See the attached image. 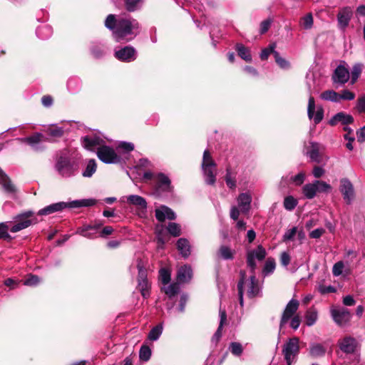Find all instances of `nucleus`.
Masks as SVG:
<instances>
[{"label": "nucleus", "instance_id": "1", "mask_svg": "<svg viewBox=\"0 0 365 365\" xmlns=\"http://www.w3.org/2000/svg\"><path fill=\"white\" fill-rule=\"evenodd\" d=\"M104 25L112 32L113 39L118 43L133 41L141 32V24L130 16L108 14Z\"/></svg>", "mask_w": 365, "mask_h": 365}, {"label": "nucleus", "instance_id": "2", "mask_svg": "<svg viewBox=\"0 0 365 365\" xmlns=\"http://www.w3.org/2000/svg\"><path fill=\"white\" fill-rule=\"evenodd\" d=\"M79 165L67 151L58 152L55 158L54 170L64 179L75 177L78 173Z\"/></svg>", "mask_w": 365, "mask_h": 365}, {"label": "nucleus", "instance_id": "3", "mask_svg": "<svg viewBox=\"0 0 365 365\" xmlns=\"http://www.w3.org/2000/svg\"><path fill=\"white\" fill-rule=\"evenodd\" d=\"M201 166L206 184L213 185L216 182V163L207 150H205L203 153Z\"/></svg>", "mask_w": 365, "mask_h": 365}, {"label": "nucleus", "instance_id": "4", "mask_svg": "<svg viewBox=\"0 0 365 365\" xmlns=\"http://www.w3.org/2000/svg\"><path fill=\"white\" fill-rule=\"evenodd\" d=\"M299 353V339L292 337L287 340L282 348V354L287 365H292L296 361Z\"/></svg>", "mask_w": 365, "mask_h": 365}, {"label": "nucleus", "instance_id": "5", "mask_svg": "<svg viewBox=\"0 0 365 365\" xmlns=\"http://www.w3.org/2000/svg\"><path fill=\"white\" fill-rule=\"evenodd\" d=\"M33 215L34 212L32 211H27L16 215L14 217L16 222L10 228V231L15 233L29 227L32 224L36 223L37 220L36 219H30Z\"/></svg>", "mask_w": 365, "mask_h": 365}, {"label": "nucleus", "instance_id": "6", "mask_svg": "<svg viewBox=\"0 0 365 365\" xmlns=\"http://www.w3.org/2000/svg\"><path fill=\"white\" fill-rule=\"evenodd\" d=\"M266 257V250L262 246L259 245L255 250H250L247 254V264L250 269L252 274H255V270L257 267L255 259L263 260Z\"/></svg>", "mask_w": 365, "mask_h": 365}, {"label": "nucleus", "instance_id": "7", "mask_svg": "<svg viewBox=\"0 0 365 365\" xmlns=\"http://www.w3.org/2000/svg\"><path fill=\"white\" fill-rule=\"evenodd\" d=\"M98 158L104 163L112 164L120 161V157L115 153L113 148L107 145H102L98 148Z\"/></svg>", "mask_w": 365, "mask_h": 365}, {"label": "nucleus", "instance_id": "8", "mask_svg": "<svg viewBox=\"0 0 365 365\" xmlns=\"http://www.w3.org/2000/svg\"><path fill=\"white\" fill-rule=\"evenodd\" d=\"M315 109L314 98L310 93L308 101L307 115L309 120H313L314 123L317 125L323 120L324 109L321 106L318 107L317 110H315Z\"/></svg>", "mask_w": 365, "mask_h": 365}, {"label": "nucleus", "instance_id": "9", "mask_svg": "<svg viewBox=\"0 0 365 365\" xmlns=\"http://www.w3.org/2000/svg\"><path fill=\"white\" fill-rule=\"evenodd\" d=\"M339 191L345 202L350 205L355 197V192L353 184L348 178H344L340 180Z\"/></svg>", "mask_w": 365, "mask_h": 365}, {"label": "nucleus", "instance_id": "10", "mask_svg": "<svg viewBox=\"0 0 365 365\" xmlns=\"http://www.w3.org/2000/svg\"><path fill=\"white\" fill-rule=\"evenodd\" d=\"M330 312L333 320L339 327H343L348 324L351 318L350 312L344 307L331 309Z\"/></svg>", "mask_w": 365, "mask_h": 365}, {"label": "nucleus", "instance_id": "11", "mask_svg": "<svg viewBox=\"0 0 365 365\" xmlns=\"http://www.w3.org/2000/svg\"><path fill=\"white\" fill-rule=\"evenodd\" d=\"M102 225L103 224L101 222H96L93 225H83L77 228L76 234L93 240L98 237V230Z\"/></svg>", "mask_w": 365, "mask_h": 365}, {"label": "nucleus", "instance_id": "12", "mask_svg": "<svg viewBox=\"0 0 365 365\" xmlns=\"http://www.w3.org/2000/svg\"><path fill=\"white\" fill-rule=\"evenodd\" d=\"M114 56L120 61L131 62L136 59L137 51L134 47L125 46L115 51Z\"/></svg>", "mask_w": 365, "mask_h": 365}, {"label": "nucleus", "instance_id": "13", "mask_svg": "<svg viewBox=\"0 0 365 365\" xmlns=\"http://www.w3.org/2000/svg\"><path fill=\"white\" fill-rule=\"evenodd\" d=\"M247 284V295L250 299L257 297H262V287L257 279L255 274H252L247 282L245 280V284Z\"/></svg>", "mask_w": 365, "mask_h": 365}, {"label": "nucleus", "instance_id": "14", "mask_svg": "<svg viewBox=\"0 0 365 365\" xmlns=\"http://www.w3.org/2000/svg\"><path fill=\"white\" fill-rule=\"evenodd\" d=\"M299 307V302L297 299H292L287 304L282 314L279 328L282 329L287 322L292 317Z\"/></svg>", "mask_w": 365, "mask_h": 365}, {"label": "nucleus", "instance_id": "15", "mask_svg": "<svg viewBox=\"0 0 365 365\" xmlns=\"http://www.w3.org/2000/svg\"><path fill=\"white\" fill-rule=\"evenodd\" d=\"M353 16V9L351 6L341 8L337 14L338 26L341 30H345L349 26Z\"/></svg>", "mask_w": 365, "mask_h": 365}, {"label": "nucleus", "instance_id": "16", "mask_svg": "<svg viewBox=\"0 0 365 365\" xmlns=\"http://www.w3.org/2000/svg\"><path fill=\"white\" fill-rule=\"evenodd\" d=\"M126 202L130 205L135 206L139 210V215L146 214L148 203L146 200L138 195H130L126 197Z\"/></svg>", "mask_w": 365, "mask_h": 365}, {"label": "nucleus", "instance_id": "17", "mask_svg": "<svg viewBox=\"0 0 365 365\" xmlns=\"http://www.w3.org/2000/svg\"><path fill=\"white\" fill-rule=\"evenodd\" d=\"M83 146L89 150H93L96 146L103 145V139L96 133L89 134L81 138Z\"/></svg>", "mask_w": 365, "mask_h": 365}, {"label": "nucleus", "instance_id": "18", "mask_svg": "<svg viewBox=\"0 0 365 365\" xmlns=\"http://www.w3.org/2000/svg\"><path fill=\"white\" fill-rule=\"evenodd\" d=\"M349 77L350 74L348 69L344 66L339 65L334 71L331 79L335 84L344 85L349 81Z\"/></svg>", "mask_w": 365, "mask_h": 365}, {"label": "nucleus", "instance_id": "19", "mask_svg": "<svg viewBox=\"0 0 365 365\" xmlns=\"http://www.w3.org/2000/svg\"><path fill=\"white\" fill-rule=\"evenodd\" d=\"M357 341L355 338L348 336L339 341V346L341 351L345 354H353L355 352Z\"/></svg>", "mask_w": 365, "mask_h": 365}, {"label": "nucleus", "instance_id": "20", "mask_svg": "<svg viewBox=\"0 0 365 365\" xmlns=\"http://www.w3.org/2000/svg\"><path fill=\"white\" fill-rule=\"evenodd\" d=\"M0 185H1L4 190L12 197H15L16 193V187L12 183L9 176L0 168Z\"/></svg>", "mask_w": 365, "mask_h": 365}, {"label": "nucleus", "instance_id": "21", "mask_svg": "<svg viewBox=\"0 0 365 365\" xmlns=\"http://www.w3.org/2000/svg\"><path fill=\"white\" fill-rule=\"evenodd\" d=\"M155 217L159 222H164L166 219L173 220L176 218L174 211L165 205H161L155 210Z\"/></svg>", "mask_w": 365, "mask_h": 365}, {"label": "nucleus", "instance_id": "22", "mask_svg": "<svg viewBox=\"0 0 365 365\" xmlns=\"http://www.w3.org/2000/svg\"><path fill=\"white\" fill-rule=\"evenodd\" d=\"M354 118L350 114H347L344 112H339L332 116L329 120V123L331 125H336L339 123L344 125H348L353 123Z\"/></svg>", "mask_w": 365, "mask_h": 365}, {"label": "nucleus", "instance_id": "23", "mask_svg": "<svg viewBox=\"0 0 365 365\" xmlns=\"http://www.w3.org/2000/svg\"><path fill=\"white\" fill-rule=\"evenodd\" d=\"M240 212L247 213L250 210L252 196L247 192H242L239 195L237 199Z\"/></svg>", "mask_w": 365, "mask_h": 365}, {"label": "nucleus", "instance_id": "24", "mask_svg": "<svg viewBox=\"0 0 365 365\" xmlns=\"http://www.w3.org/2000/svg\"><path fill=\"white\" fill-rule=\"evenodd\" d=\"M192 277V269L188 264L181 266L177 272V279L179 283H186L190 282Z\"/></svg>", "mask_w": 365, "mask_h": 365}, {"label": "nucleus", "instance_id": "25", "mask_svg": "<svg viewBox=\"0 0 365 365\" xmlns=\"http://www.w3.org/2000/svg\"><path fill=\"white\" fill-rule=\"evenodd\" d=\"M156 186L163 192L171 190V181L170 178L163 173H159L155 176Z\"/></svg>", "mask_w": 365, "mask_h": 365}, {"label": "nucleus", "instance_id": "26", "mask_svg": "<svg viewBox=\"0 0 365 365\" xmlns=\"http://www.w3.org/2000/svg\"><path fill=\"white\" fill-rule=\"evenodd\" d=\"M65 202H58L51 204L38 211V215H48L50 214L61 212L65 209Z\"/></svg>", "mask_w": 365, "mask_h": 365}, {"label": "nucleus", "instance_id": "27", "mask_svg": "<svg viewBox=\"0 0 365 365\" xmlns=\"http://www.w3.org/2000/svg\"><path fill=\"white\" fill-rule=\"evenodd\" d=\"M65 202H58L51 204L38 211V215H48L50 214L61 212L65 209Z\"/></svg>", "mask_w": 365, "mask_h": 365}, {"label": "nucleus", "instance_id": "28", "mask_svg": "<svg viewBox=\"0 0 365 365\" xmlns=\"http://www.w3.org/2000/svg\"><path fill=\"white\" fill-rule=\"evenodd\" d=\"M219 314H220L219 327L211 339L212 343L215 344V345L217 344V342L220 341V339L222 336V327L227 321V314H226V312L225 309H222L220 308V311H219Z\"/></svg>", "mask_w": 365, "mask_h": 365}, {"label": "nucleus", "instance_id": "29", "mask_svg": "<svg viewBox=\"0 0 365 365\" xmlns=\"http://www.w3.org/2000/svg\"><path fill=\"white\" fill-rule=\"evenodd\" d=\"M320 149L321 145L319 143L316 142H310V145L307 150V155L311 159L312 161L315 163H320Z\"/></svg>", "mask_w": 365, "mask_h": 365}, {"label": "nucleus", "instance_id": "30", "mask_svg": "<svg viewBox=\"0 0 365 365\" xmlns=\"http://www.w3.org/2000/svg\"><path fill=\"white\" fill-rule=\"evenodd\" d=\"M96 200L94 199L75 200L71 202H65L66 208H79L83 207H91L96 205Z\"/></svg>", "mask_w": 365, "mask_h": 365}, {"label": "nucleus", "instance_id": "31", "mask_svg": "<svg viewBox=\"0 0 365 365\" xmlns=\"http://www.w3.org/2000/svg\"><path fill=\"white\" fill-rule=\"evenodd\" d=\"M177 248L180 254L184 257L187 258L190 255V245L186 238H180L176 243Z\"/></svg>", "mask_w": 365, "mask_h": 365}, {"label": "nucleus", "instance_id": "32", "mask_svg": "<svg viewBox=\"0 0 365 365\" xmlns=\"http://www.w3.org/2000/svg\"><path fill=\"white\" fill-rule=\"evenodd\" d=\"M82 88V81L78 77H71L67 81V89L72 94L78 93Z\"/></svg>", "mask_w": 365, "mask_h": 365}, {"label": "nucleus", "instance_id": "33", "mask_svg": "<svg viewBox=\"0 0 365 365\" xmlns=\"http://www.w3.org/2000/svg\"><path fill=\"white\" fill-rule=\"evenodd\" d=\"M41 133H36L34 135L26 138H18V140L21 141V143H26L35 150H38V145L41 142Z\"/></svg>", "mask_w": 365, "mask_h": 365}, {"label": "nucleus", "instance_id": "34", "mask_svg": "<svg viewBox=\"0 0 365 365\" xmlns=\"http://www.w3.org/2000/svg\"><path fill=\"white\" fill-rule=\"evenodd\" d=\"M36 34L39 38L46 40L51 36L53 29L51 26L48 24H42L37 27Z\"/></svg>", "mask_w": 365, "mask_h": 365}, {"label": "nucleus", "instance_id": "35", "mask_svg": "<svg viewBox=\"0 0 365 365\" xmlns=\"http://www.w3.org/2000/svg\"><path fill=\"white\" fill-rule=\"evenodd\" d=\"M326 348L319 343H312L309 347V354L313 358L324 356L326 354Z\"/></svg>", "mask_w": 365, "mask_h": 365}, {"label": "nucleus", "instance_id": "36", "mask_svg": "<svg viewBox=\"0 0 365 365\" xmlns=\"http://www.w3.org/2000/svg\"><path fill=\"white\" fill-rule=\"evenodd\" d=\"M91 53L95 58H101L106 53V48L102 43H96L91 46Z\"/></svg>", "mask_w": 365, "mask_h": 365}, {"label": "nucleus", "instance_id": "37", "mask_svg": "<svg viewBox=\"0 0 365 365\" xmlns=\"http://www.w3.org/2000/svg\"><path fill=\"white\" fill-rule=\"evenodd\" d=\"M240 279L237 283L238 296L240 306L242 307L244 305L243 294H244V285L246 279V272L245 270H240Z\"/></svg>", "mask_w": 365, "mask_h": 365}, {"label": "nucleus", "instance_id": "38", "mask_svg": "<svg viewBox=\"0 0 365 365\" xmlns=\"http://www.w3.org/2000/svg\"><path fill=\"white\" fill-rule=\"evenodd\" d=\"M97 164L94 159L88 160L84 170L82 172V175L84 178H91L96 172Z\"/></svg>", "mask_w": 365, "mask_h": 365}, {"label": "nucleus", "instance_id": "39", "mask_svg": "<svg viewBox=\"0 0 365 365\" xmlns=\"http://www.w3.org/2000/svg\"><path fill=\"white\" fill-rule=\"evenodd\" d=\"M317 187L313 181L312 183L306 184L302 187V193L307 199H313L317 195Z\"/></svg>", "mask_w": 365, "mask_h": 365}, {"label": "nucleus", "instance_id": "40", "mask_svg": "<svg viewBox=\"0 0 365 365\" xmlns=\"http://www.w3.org/2000/svg\"><path fill=\"white\" fill-rule=\"evenodd\" d=\"M123 1L126 11L134 12L141 8L143 0H123Z\"/></svg>", "mask_w": 365, "mask_h": 365}, {"label": "nucleus", "instance_id": "41", "mask_svg": "<svg viewBox=\"0 0 365 365\" xmlns=\"http://www.w3.org/2000/svg\"><path fill=\"white\" fill-rule=\"evenodd\" d=\"M320 98L327 101L334 103L339 102V94L334 90H327L322 92L320 95Z\"/></svg>", "mask_w": 365, "mask_h": 365}, {"label": "nucleus", "instance_id": "42", "mask_svg": "<svg viewBox=\"0 0 365 365\" xmlns=\"http://www.w3.org/2000/svg\"><path fill=\"white\" fill-rule=\"evenodd\" d=\"M163 330V324L160 323L153 327L148 333V338L152 341H157L161 336Z\"/></svg>", "mask_w": 365, "mask_h": 365}, {"label": "nucleus", "instance_id": "43", "mask_svg": "<svg viewBox=\"0 0 365 365\" xmlns=\"http://www.w3.org/2000/svg\"><path fill=\"white\" fill-rule=\"evenodd\" d=\"M234 254L235 251L226 245H222L217 252L219 257L225 260L232 259Z\"/></svg>", "mask_w": 365, "mask_h": 365}, {"label": "nucleus", "instance_id": "44", "mask_svg": "<svg viewBox=\"0 0 365 365\" xmlns=\"http://www.w3.org/2000/svg\"><path fill=\"white\" fill-rule=\"evenodd\" d=\"M236 50L241 58H242L247 62H250L252 61V56L250 54V50L243 44H237Z\"/></svg>", "mask_w": 365, "mask_h": 365}, {"label": "nucleus", "instance_id": "45", "mask_svg": "<svg viewBox=\"0 0 365 365\" xmlns=\"http://www.w3.org/2000/svg\"><path fill=\"white\" fill-rule=\"evenodd\" d=\"M363 68V64L356 63L354 64L351 71V83H354L360 76Z\"/></svg>", "mask_w": 365, "mask_h": 365}, {"label": "nucleus", "instance_id": "46", "mask_svg": "<svg viewBox=\"0 0 365 365\" xmlns=\"http://www.w3.org/2000/svg\"><path fill=\"white\" fill-rule=\"evenodd\" d=\"M276 263L273 258H268L264 264L262 273L264 276L272 274L275 269Z\"/></svg>", "mask_w": 365, "mask_h": 365}, {"label": "nucleus", "instance_id": "47", "mask_svg": "<svg viewBox=\"0 0 365 365\" xmlns=\"http://www.w3.org/2000/svg\"><path fill=\"white\" fill-rule=\"evenodd\" d=\"M275 48H276V43H270L268 46V47L263 48L259 54V57H260L261 60H262V61L267 60L269 56L270 55V53H272L274 56V52H277V51H275Z\"/></svg>", "mask_w": 365, "mask_h": 365}, {"label": "nucleus", "instance_id": "48", "mask_svg": "<svg viewBox=\"0 0 365 365\" xmlns=\"http://www.w3.org/2000/svg\"><path fill=\"white\" fill-rule=\"evenodd\" d=\"M318 318L317 312L314 309H309L307 312L305 319H306V324L308 327L313 326Z\"/></svg>", "mask_w": 365, "mask_h": 365}, {"label": "nucleus", "instance_id": "49", "mask_svg": "<svg viewBox=\"0 0 365 365\" xmlns=\"http://www.w3.org/2000/svg\"><path fill=\"white\" fill-rule=\"evenodd\" d=\"M225 180L227 186L230 189H231V190L235 189V187H236L235 177L232 176V173H231V169L230 168H227L226 169Z\"/></svg>", "mask_w": 365, "mask_h": 365}, {"label": "nucleus", "instance_id": "50", "mask_svg": "<svg viewBox=\"0 0 365 365\" xmlns=\"http://www.w3.org/2000/svg\"><path fill=\"white\" fill-rule=\"evenodd\" d=\"M297 200L292 196L289 195L284 199V207L288 211H292L297 205Z\"/></svg>", "mask_w": 365, "mask_h": 365}, {"label": "nucleus", "instance_id": "51", "mask_svg": "<svg viewBox=\"0 0 365 365\" xmlns=\"http://www.w3.org/2000/svg\"><path fill=\"white\" fill-rule=\"evenodd\" d=\"M314 183L317 187V192L328 193L331 190V185L324 181L316 180H314Z\"/></svg>", "mask_w": 365, "mask_h": 365}, {"label": "nucleus", "instance_id": "52", "mask_svg": "<svg viewBox=\"0 0 365 365\" xmlns=\"http://www.w3.org/2000/svg\"><path fill=\"white\" fill-rule=\"evenodd\" d=\"M313 16L311 13H309L302 17L300 21V25L303 27V29L306 30L312 29L313 26Z\"/></svg>", "mask_w": 365, "mask_h": 365}, {"label": "nucleus", "instance_id": "53", "mask_svg": "<svg viewBox=\"0 0 365 365\" xmlns=\"http://www.w3.org/2000/svg\"><path fill=\"white\" fill-rule=\"evenodd\" d=\"M46 133L53 138H61L64 133V130L62 127H51L46 130Z\"/></svg>", "mask_w": 365, "mask_h": 365}, {"label": "nucleus", "instance_id": "54", "mask_svg": "<svg viewBox=\"0 0 365 365\" xmlns=\"http://www.w3.org/2000/svg\"><path fill=\"white\" fill-rule=\"evenodd\" d=\"M167 230L168 232L173 237H178L181 235V227L178 223L169 222Z\"/></svg>", "mask_w": 365, "mask_h": 365}, {"label": "nucleus", "instance_id": "55", "mask_svg": "<svg viewBox=\"0 0 365 365\" xmlns=\"http://www.w3.org/2000/svg\"><path fill=\"white\" fill-rule=\"evenodd\" d=\"M229 350L235 356H240L243 352V347L240 342H231L229 346Z\"/></svg>", "mask_w": 365, "mask_h": 365}, {"label": "nucleus", "instance_id": "56", "mask_svg": "<svg viewBox=\"0 0 365 365\" xmlns=\"http://www.w3.org/2000/svg\"><path fill=\"white\" fill-rule=\"evenodd\" d=\"M180 290V285L178 283H172L167 287L164 288L165 293L169 297H174Z\"/></svg>", "mask_w": 365, "mask_h": 365}, {"label": "nucleus", "instance_id": "57", "mask_svg": "<svg viewBox=\"0 0 365 365\" xmlns=\"http://www.w3.org/2000/svg\"><path fill=\"white\" fill-rule=\"evenodd\" d=\"M274 59L277 65L282 69H289L290 67V63L285 58L280 56L279 53L274 52Z\"/></svg>", "mask_w": 365, "mask_h": 365}, {"label": "nucleus", "instance_id": "58", "mask_svg": "<svg viewBox=\"0 0 365 365\" xmlns=\"http://www.w3.org/2000/svg\"><path fill=\"white\" fill-rule=\"evenodd\" d=\"M138 286L139 290L141 292L142 296L144 298H147L149 296V288H150L148 280L142 279L141 281H138Z\"/></svg>", "mask_w": 365, "mask_h": 365}, {"label": "nucleus", "instance_id": "59", "mask_svg": "<svg viewBox=\"0 0 365 365\" xmlns=\"http://www.w3.org/2000/svg\"><path fill=\"white\" fill-rule=\"evenodd\" d=\"M140 359L147 361L151 356V349L148 346H142L139 352Z\"/></svg>", "mask_w": 365, "mask_h": 365}, {"label": "nucleus", "instance_id": "60", "mask_svg": "<svg viewBox=\"0 0 365 365\" xmlns=\"http://www.w3.org/2000/svg\"><path fill=\"white\" fill-rule=\"evenodd\" d=\"M9 225L8 222L0 223V239L10 240L12 239L11 235L8 233Z\"/></svg>", "mask_w": 365, "mask_h": 365}, {"label": "nucleus", "instance_id": "61", "mask_svg": "<svg viewBox=\"0 0 365 365\" xmlns=\"http://www.w3.org/2000/svg\"><path fill=\"white\" fill-rule=\"evenodd\" d=\"M159 277L163 284H168L170 281V273L168 269L165 268L160 269Z\"/></svg>", "mask_w": 365, "mask_h": 365}, {"label": "nucleus", "instance_id": "62", "mask_svg": "<svg viewBox=\"0 0 365 365\" xmlns=\"http://www.w3.org/2000/svg\"><path fill=\"white\" fill-rule=\"evenodd\" d=\"M356 109L359 113H365V95L358 98Z\"/></svg>", "mask_w": 365, "mask_h": 365}, {"label": "nucleus", "instance_id": "63", "mask_svg": "<svg viewBox=\"0 0 365 365\" xmlns=\"http://www.w3.org/2000/svg\"><path fill=\"white\" fill-rule=\"evenodd\" d=\"M297 229L296 227H294L287 230L282 237L283 241L287 242V241H290V240H293L294 237L297 234Z\"/></svg>", "mask_w": 365, "mask_h": 365}, {"label": "nucleus", "instance_id": "64", "mask_svg": "<svg viewBox=\"0 0 365 365\" xmlns=\"http://www.w3.org/2000/svg\"><path fill=\"white\" fill-rule=\"evenodd\" d=\"M40 278L34 274L29 275L24 282V284L26 286H36L40 282Z\"/></svg>", "mask_w": 365, "mask_h": 365}]
</instances>
